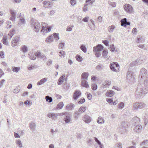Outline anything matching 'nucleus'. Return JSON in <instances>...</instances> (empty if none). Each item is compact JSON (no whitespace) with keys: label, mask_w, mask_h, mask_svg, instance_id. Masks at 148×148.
I'll return each instance as SVG.
<instances>
[{"label":"nucleus","mask_w":148,"mask_h":148,"mask_svg":"<svg viewBox=\"0 0 148 148\" xmlns=\"http://www.w3.org/2000/svg\"><path fill=\"white\" fill-rule=\"evenodd\" d=\"M10 12L11 14V15L13 17L14 16L16 17V13L13 10H10Z\"/></svg>","instance_id":"nucleus-57"},{"label":"nucleus","mask_w":148,"mask_h":148,"mask_svg":"<svg viewBox=\"0 0 148 148\" xmlns=\"http://www.w3.org/2000/svg\"><path fill=\"white\" fill-rule=\"evenodd\" d=\"M88 4H85L84 5V7L83 8V11L84 12H86L88 11Z\"/></svg>","instance_id":"nucleus-54"},{"label":"nucleus","mask_w":148,"mask_h":148,"mask_svg":"<svg viewBox=\"0 0 148 148\" xmlns=\"http://www.w3.org/2000/svg\"><path fill=\"white\" fill-rule=\"evenodd\" d=\"M35 68V65L34 64H32L29 65L27 67L28 69L29 70H31Z\"/></svg>","instance_id":"nucleus-50"},{"label":"nucleus","mask_w":148,"mask_h":148,"mask_svg":"<svg viewBox=\"0 0 148 148\" xmlns=\"http://www.w3.org/2000/svg\"><path fill=\"white\" fill-rule=\"evenodd\" d=\"M80 48L82 50L84 53H86L87 51V48L85 45L82 44L80 47Z\"/></svg>","instance_id":"nucleus-36"},{"label":"nucleus","mask_w":148,"mask_h":148,"mask_svg":"<svg viewBox=\"0 0 148 148\" xmlns=\"http://www.w3.org/2000/svg\"><path fill=\"white\" fill-rule=\"evenodd\" d=\"M64 105L63 102H60L57 106L56 108L57 110L61 109L63 107Z\"/></svg>","instance_id":"nucleus-28"},{"label":"nucleus","mask_w":148,"mask_h":148,"mask_svg":"<svg viewBox=\"0 0 148 148\" xmlns=\"http://www.w3.org/2000/svg\"><path fill=\"white\" fill-rule=\"evenodd\" d=\"M47 24L45 23H42V29L41 32L47 33L50 32L51 30V28L50 27L47 26Z\"/></svg>","instance_id":"nucleus-6"},{"label":"nucleus","mask_w":148,"mask_h":148,"mask_svg":"<svg viewBox=\"0 0 148 148\" xmlns=\"http://www.w3.org/2000/svg\"><path fill=\"white\" fill-rule=\"evenodd\" d=\"M108 3L109 5H110L112 7H116V3L109 1H108Z\"/></svg>","instance_id":"nucleus-56"},{"label":"nucleus","mask_w":148,"mask_h":148,"mask_svg":"<svg viewBox=\"0 0 148 148\" xmlns=\"http://www.w3.org/2000/svg\"><path fill=\"white\" fill-rule=\"evenodd\" d=\"M29 125L30 130L32 131H34L35 130L36 127V124L33 122H32L29 123Z\"/></svg>","instance_id":"nucleus-19"},{"label":"nucleus","mask_w":148,"mask_h":148,"mask_svg":"<svg viewBox=\"0 0 148 148\" xmlns=\"http://www.w3.org/2000/svg\"><path fill=\"white\" fill-rule=\"evenodd\" d=\"M65 44L64 43H60L59 45V48L61 49H62L63 47L64 46Z\"/></svg>","instance_id":"nucleus-63"},{"label":"nucleus","mask_w":148,"mask_h":148,"mask_svg":"<svg viewBox=\"0 0 148 148\" xmlns=\"http://www.w3.org/2000/svg\"><path fill=\"white\" fill-rule=\"evenodd\" d=\"M83 120L86 123H89L91 121V118L87 114H85L82 117Z\"/></svg>","instance_id":"nucleus-9"},{"label":"nucleus","mask_w":148,"mask_h":148,"mask_svg":"<svg viewBox=\"0 0 148 148\" xmlns=\"http://www.w3.org/2000/svg\"><path fill=\"white\" fill-rule=\"evenodd\" d=\"M85 99L84 98H82L78 101V103L79 104H83L85 102Z\"/></svg>","instance_id":"nucleus-53"},{"label":"nucleus","mask_w":148,"mask_h":148,"mask_svg":"<svg viewBox=\"0 0 148 148\" xmlns=\"http://www.w3.org/2000/svg\"><path fill=\"white\" fill-rule=\"evenodd\" d=\"M139 78L142 80H145L148 78V73L147 70L144 68L141 69L140 71Z\"/></svg>","instance_id":"nucleus-3"},{"label":"nucleus","mask_w":148,"mask_h":148,"mask_svg":"<svg viewBox=\"0 0 148 148\" xmlns=\"http://www.w3.org/2000/svg\"><path fill=\"white\" fill-rule=\"evenodd\" d=\"M59 55L62 58L64 57L65 56V52L63 51H61L59 52Z\"/></svg>","instance_id":"nucleus-46"},{"label":"nucleus","mask_w":148,"mask_h":148,"mask_svg":"<svg viewBox=\"0 0 148 148\" xmlns=\"http://www.w3.org/2000/svg\"><path fill=\"white\" fill-rule=\"evenodd\" d=\"M103 47L100 44H98L93 48V51H101L103 49Z\"/></svg>","instance_id":"nucleus-12"},{"label":"nucleus","mask_w":148,"mask_h":148,"mask_svg":"<svg viewBox=\"0 0 148 148\" xmlns=\"http://www.w3.org/2000/svg\"><path fill=\"white\" fill-rule=\"evenodd\" d=\"M64 120L65 121L66 123H68L70 122L71 121V119L69 116L67 115L64 118Z\"/></svg>","instance_id":"nucleus-26"},{"label":"nucleus","mask_w":148,"mask_h":148,"mask_svg":"<svg viewBox=\"0 0 148 148\" xmlns=\"http://www.w3.org/2000/svg\"><path fill=\"white\" fill-rule=\"evenodd\" d=\"M97 122L98 123H103L104 122V120L102 117L99 116L97 119Z\"/></svg>","instance_id":"nucleus-33"},{"label":"nucleus","mask_w":148,"mask_h":148,"mask_svg":"<svg viewBox=\"0 0 148 148\" xmlns=\"http://www.w3.org/2000/svg\"><path fill=\"white\" fill-rule=\"evenodd\" d=\"M21 50L24 53H26L28 50L27 47L26 45H23L21 47Z\"/></svg>","instance_id":"nucleus-39"},{"label":"nucleus","mask_w":148,"mask_h":148,"mask_svg":"<svg viewBox=\"0 0 148 148\" xmlns=\"http://www.w3.org/2000/svg\"><path fill=\"white\" fill-rule=\"evenodd\" d=\"M81 84L82 86L86 88H88L89 87V85L88 82L85 80H82L81 82Z\"/></svg>","instance_id":"nucleus-25"},{"label":"nucleus","mask_w":148,"mask_h":148,"mask_svg":"<svg viewBox=\"0 0 148 148\" xmlns=\"http://www.w3.org/2000/svg\"><path fill=\"white\" fill-rule=\"evenodd\" d=\"M76 58L77 61L79 62H81L82 61V58L79 55H77L76 56Z\"/></svg>","instance_id":"nucleus-49"},{"label":"nucleus","mask_w":148,"mask_h":148,"mask_svg":"<svg viewBox=\"0 0 148 148\" xmlns=\"http://www.w3.org/2000/svg\"><path fill=\"white\" fill-rule=\"evenodd\" d=\"M59 33H54L53 34V36L54 37V38L55 40L57 41L59 39Z\"/></svg>","instance_id":"nucleus-43"},{"label":"nucleus","mask_w":148,"mask_h":148,"mask_svg":"<svg viewBox=\"0 0 148 148\" xmlns=\"http://www.w3.org/2000/svg\"><path fill=\"white\" fill-rule=\"evenodd\" d=\"M30 24L31 27L36 32H39L40 29L41 25L38 21H34V19L32 18L31 20Z\"/></svg>","instance_id":"nucleus-2"},{"label":"nucleus","mask_w":148,"mask_h":148,"mask_svg":"<svg viewBox=\"0 0 148 148\" xmlns=\"http://www.w3.org/2000/svg\"><path fill=\"white\" fill-rule=\"evenodd\" d=\"M11 69L14 72L17 73L20 70V68L19 67L12 66Z\"/></svg>","instance_id":"nucleus-27"},{"label":"nucleus","mask_w":148,"mask_h":148,"mask_svg":"<svg viewBox=\"0 0 148 148\" xmlns=\"http://www.w3.org/2000/svg\"><path fill=\"white\" fill-rule=\"evenodd\" d=\"M95 0H86V2L87 3L88 5H92L93 2L95 1Z\"/></svg>","instance_id":"nucleus-51"},{"label":"nucleus","mask_w":148,"mask_h":148,"mask_svg":"<svg viewBox=\"0 0 148 148\" xmlns=\"http://www.w3.org/2000/svg\"><path fill=\"white\" fill-rule=\"evenodd\" d=\"M102 56L107 60L109 59L110 56L108 55V51L107 50H104L103 51Z\"/></svg>","instance_id":"nucleus-14"},{"label":"nucleus","mask_w":148,"mask_h":148,"mask_svg":"<svg viewBox=\"0 0 148 148\" xmlns=\"http://www.w3.org/2000/svg\"><path fill=\"white\" fill-rule=\"evenodd\" d=\"M97 86L95 83H93L91 85V88L93 90H95L97 89Z\"/></svg>","instance_id":"nucleus-47"},{"label":"nucleus","mask_w":148,"mask_h":148,"mask_svg":"<svg viewBox=\"0 0 148 148\" xmlns=\"http://www.w3.org/2000/svg\"><path fill=\"white\" fill-rule=\"evenodd\" d=\"M115 65V64H114V63L112 64H111L110 65V67L111 69L113 71H117V69L115 68V66H116Z\"/></svg>","instance_id":"nucleus-35"},{"label":"nucleus","mask_w":148,"mask_h":148,"mask_svg":"<svg viewBox=\"0 0 148 148\" xmlns=\"http://www.w3.org/2000/svg\"><path fill=\"white\" fill-rule=\"evenodd\" d=\"M124 8L125 11L129 14H131L134 12L132 6L129 4H125Z\"/></svg>","instance_id":"nucleus-5"},{"label":"nucleus","mask_w":148,"mask_h":148,"mask_svg":"<svg viewBox=\"0 0 148 148\" xmlns=\"http://www.w3.org/2000/svg\"><path fill=\"white\" fill-rule=\"evenodd\" d=\"M44 7L45 8H48L51 5L49 1H44L43 2Z\"/></svg>","instance_id":"nucleus-34"},{"label":"nucleus","mask_w":148,"mask_h":148,"mask_svg":"<svg viewBox=\"0 0 148 148\" xmlns=\"http://www.w3.org/2000/svg\"><path fill=\"white\" fill-rule=\"evenodd\" d=\"M65 77V75L64 74L62 75L59 78L58 82V84L59 85H60L64 82V78Z\"/></svg>","instance_id":"nucleus-17"},{"label":"nucleus","mask_w":148,"mask_h":148,"mask_svg":"<svg viewBox=\"0 0 148 148\" xmlns=\"http://www.w3.org/2000/svg\"><path fill=\"white\" fill-rule=\"evenodd\" d=\"M47 78L45 77L38 81L37 83V85L38 86L43 84L45 83L47 81Z\"/></svg>","instance_id":"nucleus-18"},{"label":"nucleus","mask_w":148,"mask_h":148,"mask_svg":"<svg viewBox=\"0 0 148 148\" xmlns=\"http://www.w3.org/2000/svg\"><path fill=\"white\" fill-rule=\"evenodd\" d=\"M127 21V20L126 18H124L122 19L121 20V25L122 26V25L123 23L125 24L126 23Z\"/></svg>","instance_id":"nucleus-61"},{"label":"nucleus","mask_w":148,"mask_h":148,"mask_svg":"<svg viewBox=\"0 0 148 148\" xmlns=\"http://www.w3.org/2000/svg\"><path fill=\"white\" fill-rule=\"evenodd\" d=\"M75 118L76 119H77L79 116V113L78 111H77L75 112Z\"/></svg>","instance_id":"nucleus-60"},{"label":"nucleus","mask_w":148,"mask_h":148,"mask_svg":"<svg viewBox=\"0 0 148 148\" xmlns=\"http://www.w3.org/2000/svg\"><path fill=\"white\" fill-rule=\"evenodd\" d=\"M124 103L123 102H121L119 104L118 108L119 109H122L124 108Z\"/></svg>","instance_id":"nucleus-40"},{"label":"nucleus","mask_w":148,"mask_h":148,"mask_svg":"<svg viewBox=\"0 0 148 148\" xmlns=\"http://www.w3.org/2000/svg\"><path fill=\"white\" fill-rule=\"evenodd\" d=\"M145 105V104L143 102H136L134 103L133 108L134 109H140L144 108Z\"/></svg>","instance_id":"nucleus-4"},{"label":"nucleus","mask_w":148,"mask_h":148,"mask_svg":"<svg viewBox=\"0 0 148 148\" xmlns=\"http://www.w3.org/2000/svg\"><path fill=\"white\" fill-rule=\"evenodd\" d=\"M148 143V141L147 140L146 141H144L141 144H140L141 146L144 145V146H147V143Z\"/></svg>","instance_id":"nucleus-64"},{"label":"nucleus","mask_w":148,"mask_h":148,"mask_svg":"<svg viewBox=\"0 0 148 148\" xmlns=\"http://www.w3.org/2000/svg\"><path fill=\"white\" fill-rule=\"evenodd\" d=\"M81 95V92L79 90H76L73 95V99L76 100Z\"/></svg>","instance_id":"nucleus-8"},{"label":"nucleus","mask_w":148,"mask_h":148,"mask_svg":"<svg viewBox=\"0 0 148 148\" xmlns=\"http://www.w3.org/2000/svg\"><path fill=\"white\" fill-rule=\"evenodd\" d=\"M114 92L112 90H109L106 93V95L107 97H111L113 96Z\"/></svg>","instance_id":"nucleus-24"},{"label":"nucleus","mask_w":148,"mask_h":148,"mask_svg":"<svg viewBox=\"0 0 148 148\" xmlns=\"http://www.w3.org/2000/svg\"><path fill=\"white\" fill-rule=\"evenodd\" d=\"M115 28V27L114 25H112L110 26L108 28V31L110 33H112Z\"/></svg>","instance_id":"nucleus-29"},{"label":"nucleus","mask_w":148,"mask_h":148,"mask_svg":"<svg viewBox=\"0 0 148 148\" xmlns=\"http://www.w3.org/2000/svg\"><path fill=\"white\" fill-rule=\"evenodd\" d=\"M47 102L49 103H51L52 101V99L51 97H49V96H47L45 98Z\"/></svg>","instance_id":"nucleus-44"},{"label":"nucleus","mask_w":148,"mask_h":148,"mask_svg":"<svg viewBox=\"0 0 148 148\" xmlns=\"http://www.w3.org/2000/svg\"><path fill=\"white\" fill-rule=\"evenodd\" d=\"M86 110V107L82 106H81L78 109V112L80 113L84 112Z\"/></svg>","instance_id":"nucleus-30"},{"label":"nucleus","mask_w":148,"mask_h":148,"mask_svg":"<svg viewBox=\"0 0 148 148\" xmlns=\"http://www.w3.org/2000/svg\"><path fill=\"white\" fill-rule=\"evenodd\" d=\"M111 81L109 80H106L105 81L103 84L102 87L104 88L108 87L111 84Z\"/></svg>","instance_id":"nucleus-15"},{"label":"nucleus","mask_w":148,"mask_h":148,"mask_svg":"<svg viewBox=\"0 0 148 148\" xmlns=\"http://www.w3.org/2000/svg\"><path fill=\"white\" fill-rule=\"evenodd\" d=\"M15 30L14 29H12V30L10 31L8 34V35L10 36V39H11L14 34Z\"/></svg>","instance_id":"nucleus-42"},{"label":"nucleus","mask_w":148,"mask_h":148,"mask_svg":"<svg viewBox=\"0 0 148 148\" xmlns=\"http://www.w3.org/2000/svg\"><path fill=\"white\" fill-rule=\"evenodd\" d=\"M95 52V54L97 57H99L101 55L100 51H94Z\"/></svg>","instance_id":"nucleus-59"},{"label":"nucleus","mask_w":148,"mask_h":148,"mask_svg":"<svg viewBox=\"0 0 148 148\" xmlns=\"http://www.w3.org/2000/svg\"><path fill=\"white\" fill-rule=\"evenodd\" d=\"M6 28H10L12 27L11 23V22L8 21L6 22Z\"/></svg>","instance_id":"nucleus-48"},{"label":"nucleus","mask_w":148,"mask_h":148,"mask_svg":"<svg viewBox=\"0 0 148 148\" xmlns=\"http://www.w3.org/2000/svg\"><path fill=\"white\" fill-rule=\"evenodd\" d=\"M59 116V113H49L47 115V116L52 120H56L58 118V116Z\"/></svg>","instance_id":"nucleus-7"},{"label":"nucleus","mask_w":148,"mask_h":148,"mask_svg":"<svg viewBox=\"0 0 148 148\" xmlns=\"http://www.w3.org/2000/svg\"><path fill=\"white\" fill-rule=\"evenodd\" d=\"M20 37L19 36H17L14 38L12 41L11 45L14 47L17 45L18 42L19 41Z\"/></svg>","instance_id":"nucleus-10"},{"label":"nucleus","mask_w":148,"mask_h":148,"mask_svg":"<svg viewBox=\"0 0 148 148\" xmlns=\"http://www.w3.org/2000/svg\"><path fill=\"white\" fill-rule=\"evenodd\" d=\"M21 14L18 16L19 17H20L19 21H18V25L19 27L22 25H24L25 23V18L23 17H20Z\"/></svg>","instance_id":"nucleus-11"},{"label":"nucleus","mask_w":148,"mask_h":148,"mask_svg":"<svg viewBox=\"0 0 148 148\" xmlns=\"http://www.w3.org/2000/svg\"><path fill=\"white\" fill-rule=\"evenodd\" d=\"M110 49L112 52H114V51L115 48L113 44H112L110 45Z\"/></svg>","instance_id":"nucleus-58"},{"label":"nucleus","mask_w":148,"mask_h":148,"mask_svg":"<svg viewBox=\"0 0 148 148\" xmlns=\"http://www.w3.org/2000/svg\"><path fill=\"white\" fill-rule=\"evenodd\" d=\"M135 61L136 62V63H137V64H138V65L141 64L143 62V59L141 57H140L138 58Z\"/></svg>","instance_id":"nucleus-31"},{"label":"nucleus","mask_w":148,"mask_h":148,"mask_svg":"<svg viewBox=\"0 0 148 148\" xmlns=\"http://www.w3.org/2000/svg\"><path fill=\"white\" fill-rule=\"evenodd\" d=\"M7 36H4L1 40L3 43L6 45H8V42L7 41Z\"/></svg>","instance_id":"nucleus-21"},{"label":"nucleus","mask_w":148,"mask_h":148,"mask_svg":"<svg viewBox=\"0 0 148 148\" xmlns=\"http://www.w3.org/2000/svg\"><path fill=\"white\" fill-rule=\"evenodd\" d=\"M148 92V86L147 85L144 86V87H142L139 89L137 87L136 92L135 96L137 98L143 96L145 94Z\"/></svg>","instance_id":"nucleus-1"},{"label":"nucleus","mask_w":148,"mask_h":148,"mask_svg":"<svg viewBox=\"0 0 148 148\" xmlns=\"http://www.w3.org/2000/svg\"><path fill=\"white\" fill-rule=\"evenodd\" d=\"M94 140H95V141L98 144V145H101V142L98 139V138H96V137H94Z\"/></svg>","instance_id":"nucleus-62"},{"label":"nucleus","mask_w":148,"mask_h":148,"mask_svg":"<svg viewBox=\"0 0 148 148\" xmlns=\"http://www.w3.org/2000/svg\"><path fill=\"white\" fill-rule=\"evenodd\" d=\"M132 123H134L135 126L140 121V119L137 117H135L132 119Z\"/></svg>","instance_id":"nucleus-20"},{"label":"nucleus","mask_w":148,"mask_h":148,"mask_svg":"<svg viewBox=\"0 0 148 148\" xmlns=\"http://www.w3.org/2000/svg\"><path fill=\"white\" fill-rule=\"evenodd\" d=\"M127 126V124L124 122H122L121 124L120 127L123 130H125Z\"/></svg>","instance_id":"nucleus-37"},{"label":"nucleus","mask_w":148,"mask_h":148,"mask_svg":"<svg viewBox=\"0 0 148 148\" xmlns=\"http://www.w3.org/2000/svg\"><path fill=\"white\" fill-rule=\"evenodd\" d=\"M16 143L19 148H21L23 147L21 141L19 139L17 140L16 141Z\"/></svg>","instance_id":"nucleus-32"},{"label":"nucleus","mask_w":148,"mask_h":148,"mask_svg":"<svg viewBox=\"0 0 148 148\" xmlns=\"http://www.w3.org/2000/svg\"><path fill=\"white\" fill-rule=\"evenodd\" d=\"M134 130L135 132L137 133H139L141 132L142 127L140 125H136Z\"/></svg>","instance_id":"nucleus-13"},{"label":"nucleus","mask_w":148,"mask_h":148,"mask_svg":"<svg viewBox=\"0 0 148 148\" xmlns=\"http://www.w3.org/2000/svg\"><path fill=\"white\" fill-rule=\"evenodd\" d=\"M75 107L74 104L72 103L68 104L66 107V109L68 110H71L73 109Z\"/></svg>","instance_id":"nucleus-22"},{"label":"nucleus","mask_w":148,"mask_h":148,"mask_svg":"<svg viewBox=\"0 0 148 148\" xmlns=\"http://www.w3.org/2000/svg\"><path fill=\"white\" fill-rule=\"evenodd\" d=\"M88 75L89 74L88 73L84 72L81 75V78L82 79V80H87Z\"/></svg>","instance_id":"nucleus-16"},{"label":"nucleus","mask_w":148,"mask_h":148,"mask_svg":"<svg viewBox=\"0 0 148 148\" xmlns=\"http://www.w3.org/2000/svg\"><path fill=\"white\" fill-rule=\"evenodd\" d=\"M53 36L52 35H50L45 40V42L47 43H50L53 42Z\"/></svg>","instance_id":"nucleus-23"},{"label":"nucleus","mask_w":148,"mask_h":148,"mask_svg":"<svg viewBox=\"0 0 148 148\" xmlns=\"http://www.w3.org/2000/svg\"><path fill=\"white\" fill-rule=\"evenodd\" d=\"M42 54L40 51L37 52L35 53V56L38 58H40Z\"/></svg>","instance_id":"nucleus-52"},{"label":"nucleus","mask_w":148,"mask_h":148,"mask_svg":"<svg viewBox=\"0 0 148 148\" xmlns=\"http://www.w3.org/2000/svg\"><path fill=\"white\" fill-rule=\"evenodd\" d=\"M74 27V25H71L69 26H68L66 28V31L70 32L72 31V29Z\"/></svg>","instance_id":"nucleus-45"},{"label":"nucleus","mask_w":148,"mask_h":148,"mask_svg":"<svg viewBox=\"0 0 148 148\" xmlns=\"http://www.w3.org/2000/svg\"><path fill=\"white\" fill-rule=\"evenodd\" d=\"M29 58L32 60H35L36 59L35 55L32 53H30L28 55Z\"/></svg>","instance_id":"nucleus-41"},{"label":"nucleus","mask_w":148,"mask_h":148,"mask_svg":"<svg viewBox=\"0 0 148 148\" xmlns=\"http://www.w3.org/2000/svg\"><path fill=\"white\" fill-rule=\"evenodd\" d=\"M137 42L138 43L139 42H143L145 41V39L142 36H139L137 38Z\"/></svg>","instance_id":"nucleus-38"},{"label":"nucleus","mask_w":148,"mask_h":148,"mask_svg":"<svg viewBox=\"0 0 148 148\" xmlns=\"http://www.w3.org/2000/svg\"><path fill=\"white\" fill-rule=\"evenodd\" d=\"M70 3L71 5L74 6L76 4V0H70Z\"/></svg>","instance_id":"nucleus-55"}]
</instances>
